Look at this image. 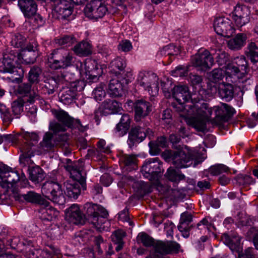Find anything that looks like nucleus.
<instances>
[{"instance_id":"nucleus-21","label":"nucleus","mask_w":258,"mask_h":258,"mask_svg":"<svg viewBox=\"0 0 258 258\" xmlns=\"http://www.w3.org/2000/svg\"><path fill=\"white\" fill-rule=\"evenodd\" d=\"M130 116L127 114H123L113 131L116 137H122L126 134L130 128Z\"/></svg>"},{"instance_id":"nucleus-39","label":"nucleus","mask_w":258,"mask_h":258,"mask_svg":"<svg viewBox=\"0 0 258 258\" xmlns=\"http://www.w3.org/2000/svg\"><path fill=\"white\" fill-rule=\"evenodd\" d=\"M192 216L191 214L185 212L181 214L179 224L178 226L179 230H184L186 227H189V224L191 222Z\"/></svg>"},{"instance_id":"nucleus-49","label":"nucleus","mask_w":258,"mask_h":258,"mask_svg":"<svg viewBox=\"0 0 258 258\" xmlns=\"http://www.w3.org/2000/svg\"><path fill=\"white\" fill-rule=\"evenodd\" d=\"M12 109L16 118H19L23 112V104L19 101H14L12 104Z\"/></svg>"},{"instance_id":"nucleus-27","label":"nucleus","mask_w":258,"mask_h":258,"mask_svg":"<svg viewBox=\"0 0 258 258\" xmlns=\"http://www.w3.org/2000/svg\"><path fill=\"white\" fill-rule=\"evenodd\" d=\"M217 87V92L221 98L225 99L227 101L230 100L233 98L234 90L231 84H225L222 81V83H220Z\"/></svg>"},{"instance_id":"nucleus-44","label":"nucleus","mask_w":258,"mask_h":258,"mask_svg":"<svg viewBox=\"0 0 258 258\" xmlns=\"http://www.w3.org/2000/svg\"><path fill=\"white\" fill-rule=\"evenodd\" d=\"M178 48H176L173 44H170L164 47L160 51L162 55H176L179 52Z\"/></svg>"},{"instance_id":"nucleus-52","label":"nucleus","mask_w":258,"mask_h":258,"mask_svg":"<svg viewBox=\"0 0 258 258\" xmlns=\"http://www.w3.org/2000/svg\"><path fill=\"white\" fill-rule=\"evenodd\" d=\"M120 160L125 166H130L136 164L137 158L134 155L125 154L123 155Z\"/></svg>"},{"instance_id":"nucleus-20","label":"nucleus","mask_w":258,"mask_h":258,"mask_svg":"<svg viewBox=\"0 0 258 258\" xmlns=\"http://www.w3.org/2000/svg\"><path fill=\"white\" fill-rule=\"evenodd\" d=\"M150 103L143 100H138L135 103V119L139 121L147 116L151 111Z\"/></svg>"},{"instance_id":"nucleus-41","label":"nucleus","mask_w":258,"mask_h":258,"mask_svg":"<svg viewBox=\"0 0 258 258\" xmlns=\"http://www.w3.org/2000/svg\"><path fill=\"white\" fill-rule=\"evenodd\" d=\"M228 167L224 164H219L211 166L208 169V172L212 175L215 176L220 174L227 172L228 171Z\"/></svg>"},{"instance_id":"nucleus-51","label":"nucleus","mask_w":258,"mask_h":258,"mask_svg":"<svg viewBox=\"0 0 258 258\" xmlns=\"http://www.w3.org/2000/svg\"><path fill=\"white\" fill-rule=\"evenodd\" d=\"M188 69L186 67L178 66L171 71V75L174 77H182L187 75Z\"/></svg>"},{"instance_id":"nucleus-59","label":"nucleus","mask_w":258,"mask_h":258,"mask_svg":"<svg viewBox=\"0 0 258 258\" xmlns=\"http://www.w3.org/2000/svg\"><path fill=\"white\" fill-rule=\"evenodd\" d=\"M161 119L166 123L169 124L171 120V111L170 109H167L163 111L162 114Z\"/></svg>"},{"instance_id":"nucleus-35","label":"nucleus","mask_w":258,"mask_h":258,"mask_svg":"<svg viewBox=\"0 0 258 258\" xmlns=\"http://www.w3.org/2000/svg\"><path fill=\"white\" fill-rule=\"evenodd\" d=\"M77 98V92L74 90L68 89L63 92L60 100L64 104H70L75 102Z\"/></svg>"},{"instance_id":"nucleus-16","label":"nucleus","mask_w":258,"mask_h":258,"mask_svg":"<svg viewBox=\"0 0 258 258\" xmlns=\"http://www.w3.org/2000/svg\"><path fill=\"white\" fill-rule=\"evenodd\" d=\"M19 61L16 50L5 54L3 60L0 61V72L14 73L16 69V63Z\"/></svg>"},{"instance_id":"nucleus-46","label":"nucleus","mask_w":258,"mask_h":258,"mask_svg":"<svg viewBox=\"0 0 258 258\" xmlns=\"http://www.w3.org/2000/svg\"><path fill=\"white\" fill-rule=\"evenodd\" d=\"M30 179L35 182L38 183L42 181L44 178V175L41 168H38L37 171L36 170H33L30 173Z\"/></svg>"},{"instance_id":"nucleus-33","label":"nucleus","mask_w":258,"mask_h":258,"mask_svg":"<svg viewBox=\"0 0 258 258\" xmlns=\"http://www.w3.org/2000/svg\"><path fill=\"white\" fill-rule=\"evenodd\" d=\"M22 196L28 202L38 204L41 206H47L49 204V202L42 198L40 195L33 191H29Z\"/></svg>"},{"instance_id":"nucleus-1","label":"nucleus","mask_w":258,"mask_h":258,"mask_svg":"<svg viewBox=\"0 0 258 258\" xmlns=\"http://www.w3.org/2000/svg\"><path fill=\"white\" fill-rule=\"evenodd\" d=\"M173 97L182 108L180 115L185 118L188 124L198 131H206V121L212 114L213 109L209 107L207 103L196 100V94L191 95L186 85L175 86L172 91Z\"/></svg>"},{"instance_id":"nucleus-2","label":"nucleus","mask_w":258,"mask_h":258,"mask_svg":"<svg viewBox=\"0 0 258 258\" xmlns=\"http://www.w3.org/2000/svg\"><path fill=\"white\" fill-rule=\"evenodd\" d=\"M70 159L68 160V164L66 169L70 173L71 179L64 182V192L70 198L76 199L81 193V187L86 189V178L83 175V164L80 160L74 162L73 164H69Z\"/></svg>"},{"instance_id":"nucleus-24","label":"nucleus","mask_w":258,"mask_h":258,"mask_svg":"<svg viewBox=\"0 0 258 258\" xmlns=\"http://www.w3.org/2000/svg\"><path fill=\"white\" fill-rule=\"evenodd\" d=\"M213 110L217 116L221 118L222 121H227L234 113V109L228 105L223 103L220 106H215Z\"/></svg>"},{"instance_id":"nucleus-19","label":"nucleus","mask_w":258,"mask_h":258,"mask_svg":"<svg viewBox=\"0 0 258 258\" xmlns=\"http://www.w3.org/2000/svg\"><path fill=\"white\" fill-rule=\"evenodd\" d=\"M18 94L24 97V102L33 104L38 99V95L36 91L31 89V85L29 84H22L19 85L17 89Z\"/></svg>"},{"instance_id":"nucleus-37","label":"nucleus","mask_w":258,"mask_h":258,"mask_svg":"<svg viewBox=\"0 0 258 258\" xmlns=\"http://www.w3.org/2000/svg\"><path fill=\"white\" fill-rule=\"evenodd\" d=\"M165 176L171 181L178 182L184 178L185 176L178 170L173 167H169Z\"/></svg>"},{"instance_id":"nucleus-38","label":"nucleus","mask_w":258,"mask_h":258,"mask_svg":"<svg viewBox=\"0 0 258 258\" xmlns=\"http://www.w3.org/2000/svg\"><path fill=\"white\" fill-rule=\"evenodd\" d=\"M258 48L255 44L251 42L249 44L245 54L248 58L253 63L258 62Z\"/></svg>"},{"instance_id":"nucleus-22","label":"nucleus","mask_w":258,"mask_h":258,"mask_svg":"<svg viewBox=\"0 0 258 258\" xmlns=\"http://www.w3.org/2000/svg\"><path fill=\"white\" fill-rule=\"evenodd\" d=\"M223 238H225V242L231 250L236 258H241L242 256V247L241 246L240 238L235 237L231 239L226 235H224Z\"/></svg>"},{"instance_id":"nucleus-18","label":"nucleus","mask_w":258,"mask_h":258,"mask_svg":"<svg viewBox=\"0 0 258 258\" xmlns=\"http://www.w3.org/2000/svg\"><path fill=\"white\" fill-rule=\"evenodd\" d=\"M66 219L74 224H83L85 222V216L81 212L77 204H73L67 210Z\"/></svg>"},{"instance_id":"nucleus-43","label":"nucleus","mask_w":258,"mask_h":258,"mask_svg":"<svg viewBox=\"0 0 258 258\" xmlns=\"http://www.w3.org/2000/svg\"><path fill=\"white\" fill-rule=\"evenodd\" d=\"M242 44V34L237 33L236 36L230 39L228 43V47L231 49H238L241 48Z\"/></svg>"},{"instance_id":"nucleus-42","label":"nucleus","mask_w":258,"mask_h":258,"mask_svg":"<svg viewBox=\"0 0 258 258\" xmlns=\"http://www.w3.org/2000/svg\"><path fill=\"white\" fill-rule=\"evenodd\" d=\"M92 96L96 101H100L103 100L106 96V92L104 87L103 85L96 87L92 92Z\"/></svg>"},{"instance_id":"nucleus-10","label":"nucleus","mask_w":258,"mask_h":258,"mask_svg":"<svg viewBox=\"0 0 258 258\" xmlns=\"http://www.w3.org/2000/svg\"><path fill=\"white\" fill-rule=\"evenodd\" d=\"M57 134V137L53 139V135L51 133L47 132L45 134L39 144V148L42 152H48L57 146L62 148H67L69 135L67 133Z\"/></svg>"},{"instance_id":"nucleus-14","label":"nucleus","mask_w":258,"mask_h":258,"mask_svg":"<svg viewBox=\"0 0 258 258\" xmlns=\"http://www.w3.org/2000/svg\"><path fill=\"white\" fill-rule=\"evenodd\" d=\"M192 65L202 71L210 68L214 63V59L209 51L201 50L191 59Z\"/></svg>"},{"instance_id":"nucleus-17","label":"nucleus","mask_w":258,"mask_h":258,"mask_svg":"<svg viewBox=\"0 0 258 258\" xmlns=\"http://www.w3.org/2000/svg\"><path fill=\"white\" fill-rule=\"evenodd\" d=\"M20 136L25 140L28 144V145L23 146L22 148L23 154L21 157L24 159L30 158L34 155L32 147L35 143L38 142L39 140L38 136L35 133H29L28 132L23 133Z\"/></svg>"},{"instance_id":"nucleus-12","label":"nucleus","mask_w":258,"mask_h":258,"mask_svg":"<svg viewBox=\"0 0 258 258\" xmlns=\"http://www.w3.org/2000/svg\"><path fill=\"white\" fill-rule=\"evenodd\" d=\"M84 11L86 17L90 20L97 21L106 15L108 9L101 1L95 0L87 5Z\"/></svg>"},{"instance_id":"nucleus-56","label":"nucleus","mask_w":258,"mask_h":258,"mask_svg":"<svg viewBox=\"0 0 258 258\" xmlns=\"http://www.w3.org/2000/svg\"><path fill=\"white\" fill-rule=\"evenodd\" d=\"M175 228V225L171 221H168L164 223V230L166 232L167 237L173 236V229Z\"/></svg>"},{"instance_id":"nucleus-64","label":"nucleus","mask_w":258,"mask_h":258,"mask_svg":"<svg viewBox=\"0 0 258 258\" xmlns=\"http://www.w3.org/2000/svg\"><path fill=\"white\" fill-rule=\"evenodd\" d=\"M99 52L102 54V55L107 56L111 53V50L108 47L103 46L99 48Z\"/></svg>"},{"instance_id":"nucleus-8","label":"nucleus","mask_w":258,"mask_h":258,"mask_svg":"<svg viewBox=\"0 0 258 258\" xmlns=\"http://www.w3.org/2000/svg\"><path fill=\"white\" fill-rule=\"evenodd\" d=\"M89 220L98 229L103 228L102 225L106 223L107 211L101 206L87 203L84 206Z\"/></svg>"},{"instance_id":"nucleus-9","label":"nucleus","mask_w":258,"mask_h":258,"mask_svg":"<svg viewBox=\"0 0 258 258\" xmlns=\"http://www.w3.org/2000/svg\"><path fill=\"white\" fill-rule=\"evenodd\" d=\"M159 78L153 73L148 72H140L138 76L137 85L142 87L145 90L147 91L152 96H155L158 94Z\"/></svg>"},{"instance_id":"nucleus-15","label":"nucleus","mask_w":258,"mask_h":258,"mask_svg":"<svg viewBox=\"0 0 258 258\" xmlns=\"http://www.w3.org/2000/svg\"><path fill=\"white\" fill-rule=\"evenodd\" d=\"M37 44L35 43L30 44L26 47L22 48L21 52L16 51L20 62L23 61L26 63H33L38 55Z\"/></svg>"},{"instance_id":"nucleus-57","label":"nucleus","mask_w":258,"mask_h":258,"mask_svg":"<svg viewBox=\"0 0 258 258\" xmlns=\"http://www.w3.org/2000/svg\"><path fill=\"white\" fill-rule=\"evenodd\" d=\"M12 169L7 165L4 164H0V179L1 181L5 178L7 174L11 171Z\"/></svg>"},{"instance_id":"nucleus-30","label":"nucleus","mask_w":258,"mask_h":258,"mask_svg":"<svg viewBox=\"0 0 258 258\" xmlns=\"http://www.w3.org/2000/svg\"><path fill=\"white\" fill-rule=\"evenodd\" d=\"M167 145L166 138L163 136L158 138L155 143L150 142L149 146L150 147V153L152 155H156L160 153L161 148H165Z\"/></svg>"},{"instance_id":"nucleus-28","label":"nucleus","mask_w":258,"mask_h":258,"mask_svg":"<svg viewBox=\"0 0 258 258\" xmlns=\"http://www.w3.org/2000/svg\"><path fill=\"white\" fill-rule=\"evenodd\" d=\"M39 212L41 214L40 218L42 220L51 221L55 220L59 215V211L51 206L49 203L47 206H43Z\"/></svg>"},{"instance_id":"nucleus-23","label":"nucleus","mask_w":258,"mask_h":258,"mask_svg":"<svg viewBox=\"0 0 258 258\" xmlns=\"http://www.w3.org/2000/svg\"><path fill=\"white\" fill-rule=\"evenodd\" d=\"M146 137V133L144 128L140 126L135 127L132 129L129 134L127 140L128 145L131 147L135 142H142Z\"/></svg>"},{"instance_id":"nucleus-32","label":"nucleus","mask_w":258,"mask_h":258,"mask_svg":"<svg viewBox=\"0 0 258 258\" xmlns=\"http://www.w3.org/2000/svg\"><path fill=\"white\" fill-rule=\"evenodd\" d=\"M85 68L87 69L86 74L88 76V79L91 80H95L98 79V76L101 72H97L99 69L98 66L94 60H88L86 61Z\"/></svg>"},{"instance_id":"nucleus-53","label":"nucleus","mask_w":258,"mask_h":258,"mask_svg":"<svg viewBox=\"0 0 258 258\" xmlns=\"http://www.w3.org/2000/svg\"><path fill=\"white\" fill-rule=\"evenodd\" d=\"M118 219L123 222H128L130 226H132L134 225L128 216V210L127 208H125L118 213Z\"/></svg>"},{"instance_id":"nucleus-45","label":"nucleus","mask_w":258,"mask_h":258,"mask_svg":"<svg viewBox=\"0 0 258 258\" xmlns=\"http://www.w3.org/2000/svg\"><path fill=\"white\" fill-rule=\"evenodd\" d=\"M25 40V38L21 34H16L13 37L11 43L14 47L16 48H21L22 49Z\"/></svg>"},{"instance_id":"nucleus-34","label":"nucleus","mask_w":258,"mask_h":258,"mask_svg":"<svg viewBox=\"0 0 258 258\" xmlns=\"http://www.w3.org/2000/svg\"><path fill=\"white\" fill-rule=\"evenodd\" d=\"M102 106L105 110H108V113H121L122 108L115 100H107L102 103Z\"/></svg>"},{"instance_id":"nucleus-60","label":"nucleus","mask_w":258,"mask_h":258,"mask_svg":"<svg viewBox=\"0 0 258 258\" xmlns=\"http://www.w3.org/2000/svg\"><path fill=\"white\" fill-rule=\"evenodd\" d=\"M18 139V135L12 134H5L4 141L7 143H12V144H16Z\"/></svg>"},{"instance_id":"nucleus-63","label":"nucleus","mask_w":258,"mask_h":258,"mask_svg":"<svg viewBox=\"0 0 258 258\" xmlns=\"http://www.w3.org/2000/svg\"><path fill=\"white\" fill-rule=\"evenodd\" d=\"M29 110L27 112V115L31 117V119H33V121H35L36 113L37 111L36 108L35 106H32L31 107L29 108Z\"/></svg>"},{"instance_id":"nucleus-54","label":"nucleus","mask_w":258,"mask_h":258,"mask_svg":"<svg viewBox=\"0 0 258 258\" xmlns=\"http://www.w3.org/2000/svg\"><path fill=\"white\" fill-rule=\"evenodd\" d=\"M125 233L121 230H117L114 231L111 235V239L114 243L123 242V238L125 236Z\"/></svg>"},{"instance_id":"nucleus-48","label":"nucleus","mask_w":258,"mask_h":258,"mask_svg":"<svg viewBox=\"0 0 258 258\" xmlns=\"http://www.w3.org/2000/svg\"><path fill=\"white\" fill-rule=\"evenodd\" d=\"M138 240L146 246H150L154 244L153 239L145 233H140L138 236Z\"/></svg>"},{"instance_id":"nucleus-11","label":"nucleus","mask_w":258,"mask_h":258,"mask_svg":"<svg viewBox=\"0 0 258 258\" xmlns=\"http://www.w3.org/2000/svg\"><path fill=\"white\" fill-rule=\"evenodd\" d=\"M41 192L44 196L54 203L63 205L65 203L61 186L56 182H45L41 187Z\"/></svg>"},{"instance_id":"nucleus-61","label":"nucleus","mask_w":258,"mask_h":258,"mask_svg":"<svg viewBox=\"0 0 258 258\" xmlns=\"http://www.w3.org/2000/svg\"><path fill=\"white\" fill-rule=\"evenodd\" d=\"M202 80V78L200 76L194 74H190L189 75V81L193 86L201 84Z\"/></svg>"},{"instance_id":"nucleus-26","label":"nucleus","mask_w":258,"mask_h":258,"mask_svg":"<svg viewBox=\"0 0 258 258\" xmlns=\"http://www.w3.org/2000/svg\"><path fill=\"white\" fill-rule=\"evenodd\" d=\"M20 177L19 174L16 171H12V169L7 174L5 178L0 181V199L2 198L3 192L2 190V188L7 190L10 187V185H12L14 183L17 182L19 180Z\"/></svg>"},{"instance_id":"nucleus-6","label":"nucleus","mask_w":258,"mask_h":258,"mask_svg":"<svg viewBox=\"0 0 258 258\" xmlns=\"http://www.w3.org/2000/svg\"><path fill=\"white\" fill-rule=\"evenodd\" d=\"M51 112L54 116L62 123V124L56 122L50 123L49 130L52 131L54 134L64 132L67 127L72 128H77L81 132L85 131V127L81 124L80 120L71 117L67 112L62 110L52 109Z\"/></svg>"},{"instance_id":"nucleus-7","label":"nucleus","mask_w":258,"mask_h":258,"mask_svg":"<svg viewBox=\"0 0 258 258\" xmlns=\"http://www.w3.org/2000/svg\"><path fill=\"white\" fill-rule=\"evenodd\" d=\"M74 62L73 54L62 48L54 50L48 56V66L53 70L67 68L73 66Z\"/></svg>"},{"instance_id":"nucleus-31","label":"nucleus","mask_w":258,"mask_h":258,"mask_svg":"<svg viewBox=\"0 0 258 258\" xmlns=\"http://www.w3.org/2000/svg\"><path fill=\"white\" fill-rule=\"evenodd\" d=\"M74 52L78 56H85L92 52L91 45L87 41H82L77 44L73 49Z\"/></svg>"},{"instance_id":"nucleus-3","label":"nucleus","mask_w":258,"mask_h":258,"mask_svg":"<svg viewBox=\"0 0 258 258\" xmlns=\"http://www.w3.org/2000/svg\"><path fill=\"white\" fill-rule=\"evenodd\" d=\"M242 7L237 4L232 13V18L236 27L231 26V20L225 17L217 18L214 23V28L216 33L224 37H229L234 34L236 29L241 31L242 27Z\"/></svg>"},{"instance_id":"nucleus-25","label":"nucleus","mask_w":258,"mask_h":258,"mask_svg":"<svg viewBox=\"0 0 258 258\" xmlns=\"http://www.w3.org/2000/svg\"><path fill=\"white\" fill-rule=\"evenodd\" d=\"M18 6L26 17H31L36 13L37 5L34 0H19Z\"/></svg>"},{"instance_id":"nucleus-13","label":"nucleus","mask_w":258,"mask_h":258,"mask_svg":"<svg viewBox=\"0 0 258 258\" xmlns=\"http://www.w3.org/2000/svg\"><path fill=\"white\" fill-rule=\"evenodd\" d=\"M141 171L144 177L150 180L157 178L158 174L161 173V164L158 158L146 160Z\"/></svg>"},{"instance_id":"nucleus-58","label":"nucleus","mask_w":258,"mask_h":258,"mask_svg":"<svg viewBox=\"0 0 258 258\" xmlns=\"http://www.w3.org/2000/svg\"><path fill=\"white\" fill-rule=\"evenodd\" d=\"M31 21H33L38 26H40L43 25L44 23V20L43 18L39 15L35 13L30 17Z\"/></svg>"},{"instance_id":"nucleus-29","label":"nucleus","mask_w":258,"mask_h":258,"mask_svg":"<svg viewBox=\"0 0 258 258\" xmlns=\"http://www.w3.org/2000/svg\"><path fill=\"white\" fill-rule=\"evenodd\" d=\"M108 93L112 97L121 96L123 93L122 83L117 79H111L108 85Z\"/></svg>"},{"instance_id":"nucleus-36","label":"nucleus","mask_w":258,"mask_h":258,"mask_svg":"<svg viewBox=\"0 0 258 258\" xmlns=\"http://www.w3.org/2000/svg\"><path fill=\"white\" fill-rule=\"evenodd\" d=\"M126 66L125 60L121 57H116L114 59L110 64L111 71L114 74H119L120 71L124 70Z\"/></svg>"},{"instance_id":"nucleus-5","label":"nucleus","mask_w":258,"mask_h":258,"mask_svg":"<svg viewBox=\"0 0 258 258\" xmlns=\"http://www.w3.org/2000/svg\"><path fill=\"white\" fill-rule=\"evenodd\" d=\"M240 71L235 66L229 65L224 71L221 69H216L209 73L208 79L211 83L208 85V88L210 90L212 94L217 93L218 85L222 83L223 79L226 76V81L232 83H235L237 79L239 78L237 76Z\"/></svg>"},{"instance_id":"nucleus-50","label":"nucleus","mask_w":258,"mask_h":258,"mask_svg":"<svg viewBox=\"0 0 258 258\" xmlns=\"http://www.w3.org/2000/svg\"><path fill=\"white\" fill-rule=\"evenodd\" d=\"M76 41L73 35H64L57 39V43L60 45L70 46Z\"/></svg>"},{"instance_id":"nucleus-55","label":"nucleus","mask_w":258,"mask_h":258,"mask_svg":"<svg viewBox=\"0 0 258 258\" xmlns=\"http://www.w3.org/2000/svg\"><path fill=\"white\" fill-rule=\"evenodd\" d=\"M133 48L131 42L127 40H122L118 45V49L123 52H128Z\"/></svg>"},{"instance_id":"nucleus-4","label":"nucleus","mask_w":258,"mask_h":258,"mask_svg":"<svg viewBox=\"0 0 258 258\" xmlns=\"http://www.w3.org/2000/svg\"><path fill=\"white\" fill-rule=\"evenodd\" d=\"M164 158L169 161H171L172 164L177 168H186L192 164V160H195L198 163H201L206 158L204 153L191 155L188 151L183 149L178 150L176 151L167 150L164 152Z\"/></svg>"},{"instance_id":"nucleus-40","label":"nucleus","mask_w":258,"mask_h":258,"mask_svg":"<svg viewBox=\"0 0 258 258\" xmlns=\"http://www.w3.org/2000/svg\"><path fill=\"white\" fill-rule=\"evenodd\" d=\"M42 70L40 68L34 66L30 70L28 74V80L31 83H38L39 82Z\"/></svg>"},{"instance_id":"nucleus-62","label":"nucleus","mask_w":258,"mask_h":258,"mask_svg":"<svg viewBox=\"0 0 258 258\" xmlns=\"http://www.w3.org/2000/svg\"><path fill=\"white\" fill-rule=\"evenodd\" d=\"M105 144L106 142L104 140H100L98 141L97 143L98 148L102 152L105 153H108L109 152V148H108V147H105Z\"/></svg>"},{"instance_id":"nucleus-47","label":"nucleus","mask_w":258,"mask_h":258,"mask_svg":"<svg viewBox=\"0 0 258 258\" xmlns=\"http://www.w3.org/2000/svg\"><path fill=\"white\" fill-rule=\"evenodd\" d=\"M247 240H253L254 245L258 250V230L255 228H251L246 234Z\"/></svg>"}]
</instances>
